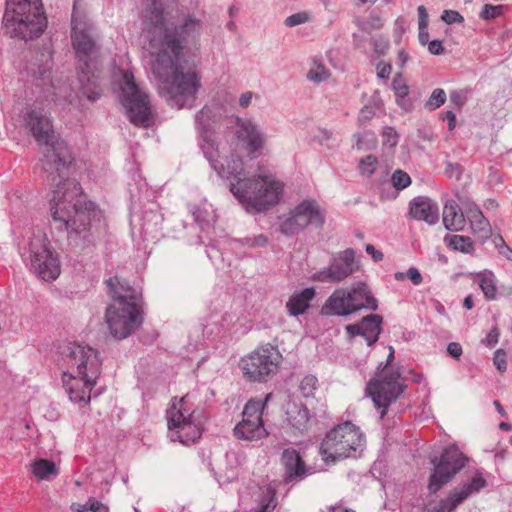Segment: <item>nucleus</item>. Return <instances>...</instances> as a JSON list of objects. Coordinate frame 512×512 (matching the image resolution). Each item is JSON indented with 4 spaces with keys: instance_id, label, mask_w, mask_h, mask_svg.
I'll list each match as a JSON object with an SVG mask.
<instances>
[{
    "instance_id": "nucleus-1",
    "label": "nucleus",
    "mask_w": 512,
    "mask_h": 512,
    "mask_svg": "<svg viewBox=\"0 0 512 512\" xmlns=\"http://www.w3.org/2000/svg\"><path fill=\"white\" fill-rule=\"evenodd\" d=\"M24 120L37 143L46 147L41 165L47 181L54 187L50 209L56 229L66 231L76 246L79 239L83 250H91L95 239L90 227L100 219V211L94 202L85 199L80 184L69 178L73 163L70 149L56 138L50 119L42 112L32 109Z\"/></svg>"
},
{
    "instance_id": "nucleus-2",
    "label": "nucleus",
    "mask_w": 512,
    "mask_h": 512,
    "mask_svg": "<svg viewBox=\"0 0 512 512\" xmlns=\"http://www.w3.org/2000/svg\"><path fill=\"white\" fill-rule=\"evenodd\" d=\"M143 25L151 47L158 49L152 71L164 84L168 101L178 109L191 106L201 82L195 63H188L184 51L197 44L202 21L188 14L176 22L171 13L165 12L161 0H151L144 11Z\"/></svg>"
},
{
    "instance_id": "nucleus-3",
    "label": "nucleus",
    "mask_w": 512,
    "mask_h": 512,
    "mask_svg": "<svg viewBox=\"0 0 512 512\" xmlns=\"http://www.w3.org/2000/svg\"><path fill=\"white\" fill-rule=\"evenodd\" d=\"M112 303L106 308L105 319L111 336L116 340L129 337L143 323L142 296L129 282L118 276L105 280Z\"/></svg>"
},
{
    "instance_id": "nucleus-4",
    "label": "nucleus",
    "mask_w": 512,
    "mask_h": 512,
    "mask_svg": "<svg viewBox=\"0 0 512 512\" xmlns=\"http://www.w3.org/2000/svg\"><path fill=\"white\" fill-rule=\"evenodd\" d=\"M62 354L70 369L64 372V376L69 375L73 380H63L69 399L74 403H89L91 390L101 374L102 363L98 352L89 346L69 343Z\"/></svg>"
},
{
    "instance_id": "nucleus-5",
    "label": "nucleus",
    "mask_w": 512,
    "mask_h": 512,
    "mask_svg": "<svg viewBox=\"0 0 512 512\" xmlns=\"http://www.w3.org/2000/svg\"><path fill=\"white\" fill-rule=\"evenodd\" d=\"M4 34L28 41L41 36L47 27L41 0H6Z\"/></svg>"
},
{
    "instance_id": "nucleus-6",
    "label": "nucleus",
    "mask_w": 512,
    "mask_h": 512,
    "mask_svg": "<svg viewBox=\"0 0 512 512\" xmlns=\"http://www.w3.org/2000/svg\"><path fill=\"white\" fill-rule=\"evenodd\" d=\"M230 192L248 213L257 214L275 206L282 194L280 182L269 176H252L230 183Z\"/></svg>"
},
{
    "instance_id": "nucleus-7",
    "label": "nucleus",
    "mask_w": 512,
    "mask_h": 512,
    "mask_svg": "<svg viewBox=\"0 0 512 512\" xmlns=\"http://www.w3.org/2000/svg\"><path fill=\"white\" fill-rule=\"evenodd\" d=\"M365 445V437L350 421L330 429L320 444V454L325 462H337L346 458H357Z\"/></svg>"
},
{
    "instance_id": "nucleus-8",
    "label": "nucleus",
    "mask_w": 512,
    "mask_h": 512,
    "mask_svg": "<svg viewBox=\"0 0 512 512\" xmlns=\"http://www.w3.org/2000/svg\"><path fill=\"white\" fill-rule=\"evenodd\" d=\"M360 310H378V300L364 282H359L350 289L335 290L322 306L321 314L348 316Z\"/></svg>"
},
{
    "instance_id": "nucleus-9",
    "label": "nucleus",
    "mask_w": 512,
    "mask_h": 512,
    "mask_svg": "<svg viewBox=\"0 0 512 512\" xmlns=\"http://www.w3.org/2000/svg\"><path fill=\"white\" fill-rule=\"evenodd\" d=\"M389 365L380 362L375 369L374 376L367 382L365 395L372 399L376 409L380 410V419L387 415L388 408L395 403L406 389V384L399 381V369L385 372Z\"/></svg>"
},
{
    "instance_id": "nucleus-10",
    "label": "nucleus",
    "mask_w": 512,
    "mask_h": 512,
    "mask_svg": "<svg viewBox=\"0 0 512 512\" xmlns=\"http://www.w3.org/2000/svg\"><path fill=\"white\" fill-rule=\"evenodd\" d=\"M221 109L217 106H204L195 115V127L198 144L211 168L220 176L225 175V166L220 162L219 143L214 135L216 126L221 121Z\"/></svg>"
},
{
    "instance_id": "nucleus-11",
    "label": "nucleus",
    "mask_w": 512,
    "mask_h": 512,
    "mask_svg": "<svg viewBox=\"0 0 512 512\" xmlns=\"http://www.w3.org/2000/svg\"><path fill=\"white\" fill-rule=\"evenodd\" d=\"M469 462V458L455 444L443 449L439 457L431 459L434 468L429 476L428 490L435 494L451 482Z\"/></svg>"
},
{
    "instance_id": "nucleus-12",
    "label": "nucleus",
    "mask_w": 512,
    "mask_h": 512,
    "mask_svg": "<svg viewBox=\"0 0 512 512\" xmlns=\"http://www.w3.org/2000/svg\"><path fill=\"white\" fill-rule=\"evenodd\" d=\"M281 359L278 348L267 344L242 358L241 368L249 381L266 382L277 373Z\"/></svg>"
},
{
    "instance_id": "nucleus-13",
    "label": "nucleus",
    "mask_w": 512,
    "mask_h": 512,
    "mask_svg": "<svg viewBox=\"0 0 512 512\" xmlns=\"http://www.w3.org/2000/svg\"><path fill=\"white\" fill-rule=\"evenodd\" d=\"M122 102L129 119L135 125L148 127L150 123V102L148 95L135 83L129 71H122Z\"/></svg>"
},
{
    "instance_id": "nucleus-14",
    "label": "nucleus",
    "mask_w": 512,
    "mask_h": 512,
    "mask_svg": "<svg viewBox=\"0 0 512 512\" xmlns=\"http://www.w3.org/2000/svg\"><path fill=\"white\" fill-rule=\"evenodd\" d=\"M186 397L180 400V407L170 412L168 428L173 441L189 445L195 443L203 433V423L196 416V411L190 412L185 407Z\"/></svg>"
},
{
    "instance_id": "nucleus-15",
    "label": "nucleus",
    "mask_w": 512,
    "mask_h": 512,
    "mask_svg": "<svg viewBox=\"0 0 512 512\" xmlns=\"http://www.w3.org/2000/svg\"><path fill=\"white\" fill-rule=\"evenodd\" d=\"M33 272L44 281L55 280L61 272L60 261L46 237H35L29 244Z\"/></svg>"
},
{
    "instance_id": "nucleus-16",
    "label": "nucleus",
    "mask_w": 512,
    "mask_h": 512,
    "mask_svg": "<svg viewBox=\"0 0 512 512\" xmlns=\"http://www.w3.org/2000/svg\"><path fill=\"white\" fill-rule=\"evenodd\" d=\"M94 27L91 23L76 15L75 6L72 13V44L79 67L89 68L92 58L97 52L96 42L93 38Z\"/></svg>"
},
{
    "instance_id": "nucleus-17",
    "label": "nucleus",
    "mask_w": 512,
    "mask_h": 512,
    "mask_svg": "<svg viewBox=\"0 0 512 512\" xmlns=\"http://www.w3.org/2000/svg\"><path fill=\"white\" fill-rule=\"evenodd\" d=\"M358 270L355 262V251L348 248L334 255L327 268L313 275L319 282H340Z\"/></svg>"
},
{
    "instance_id": "nucleus-18",
    "label": "nucleus",
    "mask_w": 512,
    "mask_h": 512,
    "mask_svg": "<svg viewBox=\"0 0 512 512\" xmlns=\"http://www.w3.org/2000/svg\"><path fill=\"white\" fill-rule=\"evenodd\" d=\"M281 463L284 466L285 484H295L313 474L312 467L306 465L300 453L294 448L284 449L281 454Z\"/></svg>"
},
{
    "instance_id": "nucleus-19",
    "label": "nucleus",
    "mask_w": 512,
    "mask_h": 512,
    "mask_svg": "<svg viewBox=\"0 0 512 512\" xmlns=\"http://www.w3.org/2000/svg\"><path fill=\"white\" fill-rule=\"evenodd\" d=\"M52 54V50L48 46L37 51H29L24 67L27 75L35 79L49 78L53 66Z\"/></svg>"
},
{
    "instance_id": "nucleus-20",
    "label": "nucleus",
    "mask_w": 512,
    "mask_h": 512,
    "mask_svg": "<svg viewBox=\"0 0 512 512\" xmlns=\"http://www.w3.org/2000/svg\"><path fill=\"white\" fill-rule=\"evenodd\" d=\"M236 126V135L246 143L249 154H254L262 149L264 144L263 134L253 121L237 117Z\"/></svg>"
},
{
    "instance_id": "nucleus-21",
    "label": "nucleus",
    "mask_w": 512,
    "mask_h": 512,
    "mask_svg": "<svg viewBox=\"0 0 512 512\" xmlns=\"http://www.w3.org/2000/svg\"><path fill=\"white\" fill-rule=\"evenodd\" d=\"M409 214L413 219L425 221L429 225L439 220L438 205L425 196H417L410 201Z\"/></svg>"
},
{
    "instance_id": "nucleus-22",
    "label": "nucleus",
    "mask_w": 512,
    "mask_h": 512,
    "mask_svg": "<svg viewBox=\"0 0 512 512\" xmlns=\"http://www.w3.org/2000/svg\"><path fill=\"white\" fill-rule=\"evenodd\" d=\"M286 421L294 435H304L310 428V411L301 403H289L286 410Z\"/></svg>"
},
{
    "instance_id": "nucleus-23",
    "label": "nucleus",
    "mask_w": 512,
    "mask_h": 512,
    "mask_svg": "<svg viewBox=\"0 0 512 512\" xmlns=\"http://www.w3.org/2000/svg\"><path fill=\"white\" fill-rule=\"evenodd\" d=\"M304 229L308 225L322 228L325 223V214L314 200H303L294 208Z\"/></svg>"
},
{
    "instance_id": "nucleus-24",
    "label": "nucleus",
    "mask_w": 512,
    "mask_h": 512,
    "mask_svg": "<svg viewBox=\"0 0 512 512\" xmlns=\"http://www.w3.org/2000/svg\"><path fill=\"white\" fill-rule=\"evenodd\" d=\"M233 432L237 439L246 441L260 440L269 435L263 420L248 418H242V421L234 427Z\"/></svg>"
},
{
    "instance_id": "nucleus-25",
    "label": "nucleus",
    "mask_w": 512,
    "mask_h": 512,
    "mask_svg": "<svg viewBox=\"0 0 512 512\" xmlns=\"http://www.w3.org/2000/svg\"><path fill=\"white\" fill-rule=\"evenodd\" d=\"M315 295V289L312 287L293 293L286 302L288 314L293 317L303 315L310 308V303Z\"/></svg>"
},
{
    "instance_id": "nucleus-26",
    "label": "nucleus",
    "mask_w": 512,
    "mask_h": 512,
    "mask_svg": "<svg viewBox=\"0 0 512 512\" xmlns=\"http://www.w3.org/2000/svg\"><path fill=\"white\" fill-rule=\"evenodd\" d=\"M443 224L449 231H461L466 224V217L457 202L449 199L443 207Z\"/></svg>"
},
{
    "instance_id": "nucleus-27",
    "label": "nucleus",
    "mask_w": 512,
    "mask_h": 512,
    "mask_svg": "<svg viewBox=\"0 0 512 512\" xmlns=\"http://www.w3.org/2000/svg\"><path fill=\"white\" fill-rule=\"evenodd\" d=\"M383 317L379 314H370L360 320L362 337L369 347L373 346L382 332Z\"/></svg>"
},
{
    "instance_id": "nucleus-28",
    "label": "nucleus",
    "mask_w": 512,
    "mask_h": 512,
    "mask_svg": "<svg viewBox=\"0 0 512 512\" xmlns=\"http://www.w3.org/2000/svg\"><path fill=\"white\" fill-rule=\"evenodd\" d=\"M79 69V82L82 94L91 102L97 101L101 96V89L96 76L91 71V66L89 68L79 67Z\"/></svg>"
},
{
    "instance_id": "nucleus-29",
    "label": "nucleus",
    "mask_w": 512,
    "mask_h": 512,
    "mask_svg": "<svg viewBox=\"0 0 512 512\" xmlns=\"http://www.w3.org/2000/svg\"><path fill=\"white\" fill-rule=\"evenodd\" d=\"M467 218L472 232L482 240L487 239L491 234V226L477 205H472L467 211Z\"/></svg>"
},
{
    "instance_id": "nucleus-30",
    "label": "nucleus",
    "mask_w": 512,
    "mask_h": 512,
    "mask_svg": "<svg viewBox=\"0 0 512 512\" xmlns=\"http://www.w3.org/2000/svg\"><path fill=\"white\" fill-rule=\"evenodd\" d=\"M31 472L38 480H50L56 477L59 470L56 464L45 458H39L34 460L31 464Z\"/></svg>"
},
{
    "instance_id": "nucleus-31",
    "label": "nucleus",
    "mask_w": 512,
    "mask_h": 512,
    "mask_svg": "<svg viewBox=\"0 0 512 512\" xmlns=\"http://www.w3.org/2000/svg\"><path fill=\"white\" fill-rule=\"evenodd\" d=\"M279 220V230L286 236L296 235L304 229V226L301 224L300 220H298V216L294 209H292L287 215L279 217Z\"/></svg>"
},
{
    "instance_id": "nucleus-32",
    "label": "nucleus",
    "mask_w": 512,
    "mask_h": 512,
    "mask_svg": "<svg viewBox=\"0 0 512 512\" xmlns=\"http://www.w3.org/2000/svg\"><path fill=\"white\" fill-rule=\"evenodd\" d=\"M479 286L487 300H495L497 296L496 277L491 271H484L478 275Z\"/></svg>"
},
{
    "instance_id": "nucleus-33",
    "label": "nucleus",
    "mask_w": 512,
    "mask_h": 512,
    "mask_svg": "<svg viewBox=\"0 0 512 512\" xmlns=\"http://www.w3.org/2000/svg\"><path fill=\"white\" fill-rule=\"evenodd\" d=\"M448 247L462 253H472L474 244L470 237L463 235H446L444 238Z\"/></svg>"
},
{
    "instance_id": "nucleus-34",
    "label": "nucleus",
    "mask_w": 512,
    "mask_h": 512,
    "mask_svg": "<svg viewBox=\"0 0 512 512\" xmlns=\"http://www.w3.org/2000/svg\"><path fill=\"white\" fill-rule=\"evenodd\" d=\"M392 89L397 97V103L404 109H408L411 106V103L407 98L409 87L405 84L400 74L394 77L392 81Z\"/></svg>"
},
{
    "instance_id": "nucleus-35",
    "label": "nucleus",
    "mask_w": 512,
    "mask_h": 512,
    "mask_svg": "<svg viewBox=\"0 0 512 512\" xmlns=\"http://www.w3.org/2000/svg\"><path fill=\"white\" fill-rule=\"evenodd\" d=\"M267 243V238L260 234L255 237H245V238H234L230 240V247L233 250L240 249L242 247H263Z\"/></svg>"
},
{
    "instance_id": "nucleus-36",
    "label": "nucleus",
    "mask_w": 512,
    "mask_h": 512,
    "mask_svg": "<svg viewBox=\"0 0 512 512\" xmlns=\"http://www.w3.org/2000/svg\"><path fill=\"white\" fill-rule=\"evenodd\" d=\"M244 171V164L242 159L237 155H231L230 160L227 162V166L225 167V175L222 178L229 179L233 177L236 182L240 181V179H244L242 177Z\"/></svg>"
},
{
    "instance_id": "nucleus-37",
    "label": "nucleus",
    "mask_w": 512,
    "mask_h": 512,
    "mask_svg": "<svg viewBox=\"0 0 512 512\" xmlns=\"http://www.w3.org/2000/svg\"><path fill=\"white\" fill-rule=\"evenodd\" d=\"M264 404L260 403L259 401L249 400L246 405L244 406L242 416L243 419H254V420H263L262 414H263Z\"/></svg>"
},
{
    "instance_id": "nucleus-38",
    "label": "nucleus",
    "mask_w": 512,
    "mask_h": 512,
    "mask_svg": "<svg viewBox=\"0 0 512 512\" xmlns=\"http://www.w3.org/2000/svg\"><path fill=\"white\" fill-rule=\"evenodd\" d=\"M446 99L445 91L441 88H436L432 91L424 106L427 110L434 111L440 108L446 102Z\"/></svg>"
},
{
    "instance_id": "nucleus-39",
    "label": "nucleus",
    "mask_w": 512,
    "mask_h": 512,
    "mask_svg": "<svg viewBox=\"0 0 512 512\" xmlns=\"http://www.w3.org/2000/svg\"><path fill=\"white\" fill-rule=\"evenodd\" d=\"M505 10L506 6L504 5L485 4L479 16L481 19L489 21L501 16Z\"/></svg>"
},
{
    "instance_id": "nucleus-40",
    "label": "nucleus",
    "mask_w": 512,
    "mask_h": 512,
    "mask_svg": "<svg viewBox=\"0 0 512 512\" xmlns=\"http://www.w3.org/2000/svg\"><path fill=\"white\" fill-rule=\"evenodd\" d=\"M318 386V379L314 375H306L300 383V392L305 397H312Z\"/></svg>"
},
{
    "instance_id": "nucleus-41",
    "label": "nucleus",
    "mask_w": 512,
    "mask_h": 512,
    "mask_svg": "<svg viewBox=\"0 0 512 512\" xmlns=\"http://www.w3.org/2000/svg\"><path fill=\"white\" fill-rule=\"evenodd\" d=\"M391 183L397 190H403L411 184V177L407 172L397 169L392 174Z\"/></svg>"
},
{
    "instance_id": "nucleus-42",
    "label": "nucleus",
    "mask_w": 512,
    "mask_h": 512,
    "mask_svg": "<svg viewBox=\"0 0 512 512\" xmlns=\"http://www.w3.org/2000/svg\"><path fill=\"white\" fill-rule=\"evenodd\" d=\"M377 163V158L374 155H368L364 158H361L359 161L361 174L367 177H371L375 172Z\"/></svg>"
},
{
    "instance_id": "nucleus-43",
    "label": "nucleus",
    "mask_w": 512,
    "mask_h": 512,
    "mask_svg": "<svg viewBox=\"0 0 512 512\" xmlns=\"http://www.w3.org/2000/svg\"><path fill=\"white\" fill-rule=\"evenodd\" d=\"M463 171H464V168L461 164L459 163H453V162H450V161H446L445 162V170H444V174L450 178V179H455V180H459L463 174Z\"/></svg>"
},
{
    "instance_id": "nucleus-44",
    "label": "nucleus",
    "mask_w": 512,
    "mask_h": 512,
    "mask_svg": "<svg viewBox=\"0 0 512 512\" xmlns=\"http://www.w3.org/2000/svg\"><path fill=\"white\" fill-rule=\"evenodd\" d=\"M309 20H310V14L306 11H301V12H298V13L288 16L285 19L284 24L287 27H294V26H297L300 24H304V23L308 22Z\"/></svg>"
},
{
    "instance_id": "nucleus-45",
    "label": "nucleus",
    "mask_w": 512,
    "mask_h": 512,
    "mask_svg": "<svg viewBox=\"0 0 512 512\" xmlns=\"http://www.w3.org/2000/svg\"><path fill=\"white\" fill-rule=\"evenodd\" d=\"M467 93V90H454L450 93V102L455 109L461 110L463 108L468 100Z\"/></svg>"
},
{
    "instance_id": "nucleus-46",
    "label": "nucleus",
    "mask_w": 512,
    "mask_h": 512,
    "mask_svg": "<svg viewBox=\"0 0 512 512\" xmlns=\"http://www.w3.org/2000/svg\"><path fill=\"white\" fill-rule=\"evenodd\" d=\"M382 136L383 145L393 148L398 144L399 135L393 127H385Z\"/></svg>"
},
{
    "instance_id": "nucleus-47",
    "label": "nucleus",
    "mask_w": 512,
    "mask_h": 512,
    "mask_svg": "<svg viewBox=\"0 0 512 512\" xmlns=\"http://www.w3.org/2000/svg\"><path fill=\"white\" fill-rule=\"evenodd\" d=\"M493 363L501 373L507 370L506 352L503 349H497L494 352Z\"/></svg>"
},
{
    "instance_id": "nucleus-48",
    "label": "nucleus",
    "mask_w": 512,
    "mask_h": 512,
    "mask_svg": "<svg viewBox=\"0 0 512 512\" xmlns=\"http://www.w3.org/2000/svg\"><path fill=\"white\" fill-rule=\"evenodd\" d=\"M329 77L328 71L324 66H318L317 70H310L307 74V78L315 83H320Z\"/></svg>"
},
{
    "instance_id": "nucleus-49",
    "label": "nucleus",
    "mask_w": 512,
    "mask_h": 512,
    "mask_svg": "<svg viewBox=\"0 0 512 512\" xmlns=\"http://www.w3.org/2000/svg\"><path fill=\"white\" fill-rule=\"evenodd\" d=\"M441 19L447 24L461 23L464 21L463 16L455 10H444Z\"/></svg>"
},
{
    "instance_id": "nucleus-50",
    "label": "nucleus",
    "mask_w": 512,
    "mask_h": 512,
    "mask_svg": "<svg viewBox=\"0 0 512 512\" xmlns=\"http://www.w3.org/2000/svg\"><path fill=\"white\" fill-rule=\"evenodd\" d=\"M357 148L362 149L364 147V139L367 138L368 141L371 142V145L367 148H373L376 145V138L373 132L365 131L362 134H357Z\"/></svg>"
},
{
    "instance_id": "nucleus-51",
    "label": "nucleus",
    "mask_w": 512,
    "mask_h": 512,
    "mask_svg": "<svg viewBox=\"0 0 512 512\" xmlns=\"http://www.w3.org/2000/svg\"><path fill=\"white\" fill-rule=\"evenodd\" d=\"M499 335V329L495 326L489 331L486 337L482 339V343L485 346L492 348L498 343Z\"/></svg>"
},
{
    "instance_id": "nucleus-52",
    "label": "nucleus",
    "mask_w": 512,
    "mask_h": 512,
    "mask_svg": "<svg viewBox=\"0 0 512 512\" xmlns=\"http://www.w3.org/2000/svg\"><path fill=\"white\" fill-rule=\"evenodd\" d=\"M374 116H375V109L369 105H366L359 112L358 122L360 125H364L367 121L371 120Z\"/></svg>"
},
{
    "instance_id": "nucleus-53",
    "label": "nucleus",
    "mask_w": 512,
    "mask_h": 512,
    "mask_svg": "<svg viewBox=\"0 0 512 512\" xmlns=\"http://www.w3.org/2000/svg\"><path fill=\"white\" fill-rule=\"evenodd\" d=\"M407 278L414 284L420 285L423 282V277L416 267H410L406 272Z\"/></svg>"
},
{
    "instance_id": "nucleus-54",
    "label": "nucleus",
    "mask_w": 512,
    "mask_h": 512,
    "mask_svg": "<svg viewBox=\"0 0 512 512\" xmlns=\"http://www.w3.org/2000/svg\"><path fill=\"white\" fill-rule=\"evenodd\" d=\"M428 50L432 55H442L445 52L442 41L437 39H434L428 43Z\"/></svg>"
},
{
    "instance_id": "nucleus-55",
    "label": "nucleus",
    "mask_w": 512,
    "mask_h": 512,
    "mask_svg": "<svg viewBox=\"0 0 512 512\" xmlns=\"http://www.w3.org/2000/svg\"><path fill=\"white\" fill-rule=\"evenodd\" d=\"M88 504H89V511H92V512H109V508L108 506H106L105 504H103L102 502L94 499V498H89L88 500Z\"/></svg>"
},
{
    "instance_id": "nucleus-56",
    "label": "nucleus",
    "mask_w": 512,
    "mask_h": 512,
    "mask_svg": "<svg viewBox=\"0 0 512 512\" xmlns=\"http://www.w3.org/2000/svg\"><path fill=\"white\" fill-rule=\"evenodd\" d=\"M447 352L451 357L459 359L463 352L462 346L457 342H451L447 346Z\"/></svg>"
},
{
    "instance_id": "nucleus-57",
    "label": "nucleus",
    "mask_w": 512,
    "mask_h": 512,
    "mask_svg": "<svg viewBox=\"0 0 512 512\" xmlns=\"http://www.w3.org/2000/svg\"><path fill=\"white\" fill-rule=\"evenodd\" d=\"M442 120H446L448 122V129L453 131L456 127V115L453 111L448 110L441 113Z\"/></svg>"
},
{
    "instance_id": "nucleus-58",
    "label": "nucleus",
    "mask_w": 512,
    "mask_h": 512,
    "mask_svg": "<svg viewBox=\"0 0 512 512\" xmlns=\"http://www.w3.org/2000/svg\"><path fill=\"white\" fill-rule=\"evenodd\" d=\"M392 71V66L390 63H382L378 64V72L377 76L381 79H388Z\"/></svg>"
},
{
    "instance_id": "nucleus-59",
    "label": "nucleus",
    "mask_w": 512,
    "mask_h": 512,
    "mask_svg": "<svg viewBox=\"0 0 512 512\" xmlns=\"http://www.w3.org/2000/svg\"><path fill=\"white\" fill-rule=\"evenodd\" d=\"M365 250L366 253L372 257L374 262H379L383 260V253L377 250L372 244H367Z\"/></svg>"
},
{
    "instance_id": "nucleus-60",
    "label": "nucleus",
    "mask_w": 512,
    "mask_h": 512,
    "mask_svg": "<svg viewBox=\"0 0 512 512\" xmlns=\"http://www.w3.org/2000/svg\"><path fill=\"white\" fill-rule=\"evenodd\" d=\"M206 211L201 209L200 207H194L192 211L193 218L195 222H197L200 226H203L204 223H206L205 219Z\"/></svg>"
},
{
    "instance_id": "nucleus-61",
    "label": "nucleus",
    "mask_w": 512,
    "mask_h": 512,
    "mask_svg": "<svg viewBox=\"0 0 512 512\" xmlns=\"http://www.w3.org/2000/svg\"><path fill=\"white\" fill-rule=\"evenodd\" d=\"M418 11V18H419V27H428V13L426 11V8L421 5L417 9Z\"/></svg>"
},
{
    "instance_id": "nucleus-62",
    "label": "nucleus",
    "mask_w": 512,
    "mask_h": 512,
    "mask_svg": "<svg viewBox=\"0 0 512 512\" xmlns=\"http://www.w3.org/2000/svg\"><path fill=\"white\" fill-rule=\"evenodd\" d=\"M345 330L346 332L348 333V335L350 337H355V336H361L363 335L362 331H361V324L360 322L357 323V324H349V325H346L345 326Z\"/></svg>"
},
{
    "instance_id": "nucleus-63",
    "label": "nucleus",
    "mask_w": 512,
    "mask_h": 512,
    "mask_svg": "<svg viewBox=\"0 0 512 512\" xmlns=\"http://www.w3.org/2000/svg\"><path fill=\"white\" fill-rule=\"evenodd\" d=\"M428 27H419V35H418V38H419V43L423 46H425L426 44H428L430 41H429V33H428Z\"/></svg>"
},
{
    "instance_id": "nucleus-64",
    "label": "nucleus",
    "mask_w": 512,
    "mask_h": 512,
    "mask_svg": "<svg viewBox=\"0 0 512 512\" xmlns=\"http://www.w3.org/2000/svg\"><path fill=\"white\" fill-rule=\"evenodd\" d=\"M71 509L74 512H88L89 511V504L88 501L85 504L81 503H73L71 505Z\"/></svg>"
}]
</instances>
